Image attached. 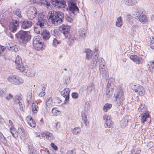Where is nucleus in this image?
Segmentation results:
<instances>
[{
    "mask_svg": "<svg viewBox=\"0 0 154 154\" xmlns=\"http://www.w3.org/2000/svg\"><path fill=\"white\" fill-rule=\"evenodd\" d=\"M60 43V41L58 40L56 38H54L53 40L52 45L53 47L56 48L58 45Z\"/></svg>",
    "mask_w": 154,
    "mask_h": 154,
    "instance_id": "nucleus-46",
    "label": "nucleus"
},
{
    "mask_svg": "<svg viewBox=\"0 0 154 154\" xmlns=\"http://www.w3.org/2000/svg\"><path fill=\"white\" fill-rule=\"evenodd\" d=\"M41 135L42 137L50 140L54 139V137L52 134L48 132H43L42 133Z\"/></svg>",
    "mask_w": 154,
    "mask_h": 154,
    "instance_id": "nucleus-18",
    "label": "nucleus"
},
{
    "mask_svg": "<svg viewBox=\"0 0 154 154\" xmlns=\"http://www.w3.org/2000/svg\"><path fill=\"white\" fill-rule=\"evenodd\" d=\"M33 40V45L35 49L39 51L42 48L43 44L40 36H38L35 37Z\"/></svg>",
    "mask_w": 154,
    "mask_h": 154,
    "instance_id": "nucleus-4",
    "label": "nucleus"
},
{
    "mask_svg": "<svg viewBox=\"0 0 154 154\" xmlns=\"http://www.w3.org/2000/svg\"><path fill=\"white\" fill-rule=\"evenodd\" d=\"M104 126L105 128H110L113 125V122L111 119L110 116L106 114L103 117Z\"/></svg>",
    "mask_w": 154,
    "mask_h": 154,
    "instance_id": "nucleus-7",
    "label": "nucleus"
},
{
    "mask_svg": "<svg viewBox=\"0 0 154 154\" xmlns=\"http://www.w3.org/2000/svg\"><path fill=\"white\" fill-rule=\"evenodd\" d=\"M99 69L106 67L104 59L102 58H100L98 60Z\"/></svg>",
    "mask_w": 154,
    "mask_h": 154,
    "instance_id": "nucleus-38",
    "label": "nucleus"
},
{
    "mask_svg": "<svg viewBox=\"0 0 154 154\" xmlns=\"http://www.w3.org/2000/svg\"><path fill=\"white\" fill-rule=\"evenodd\" d=\"M85 52L86 53V59L89 60L91 59L92 57V51L89 49H87L85 50Z\"/></svg>",
    "mask_w": 154,
    "mask_h": 154,
    "instance_id": "nucleus-30",
    "label": "nucleus"
},
{
    "mask_svg": "<svg viewBox=\"0 0 154 154\" xmlns=\"http://www.w3.org/2000/svg\"><path fill=\"white\" fill-rule=\"evenodd\" d=\"M114 81V80L113 78H110L108 81V83L107 85V87H112V85H113V82Z\"/></svg>",
    "mask_w": 154,
    "mask_h": 154,
    "instance_id": "nucleus-48",
    "label": "nucleus"
},
{
    "mask_svg": "<svg viewBox=\"0 0 154 154\" xmlns=\"http://www.w3.org/2000/svg\"><path fill=\"white\" fill-rule=\"evenodd\" d=\"M64 16V14L62 12L54 10L50 11L48 14L49 21L55 25H59L61 23Z\"/></svg>",
    "mask_w": 154,
    "mask_h": 154,
    "instance_id": "nucleus-1",
    "label": "nucleus"
},
{
    "mask_svg": "<svg viewBox=\"0 0 154 154\" xmlns=\"http://www.w3.org/2000/svg\"><path fill=\"white\" fill-rule=\"evenodd\" d=\"M112 106V105L111 104L106 103L103 106V110L105 112H107L108 110L110 109Z\"/></svg>",
    "mask_w": 154,
    "mask_h": 154,
    "instance_id": "nucleus-44",
    "label": "nucleus"
},
{
    "mask_svg": "<svg viewBox=\"0 0 154 154\" xmlns=\"http://www.w3.org/2000/svg\"><path fill=\"white\" fill-rule=\"evenodd\" d=\"M88 114L87 111L85 110H83L81 113L82 117H87Z\"/></svg>",
    "mask_w": 154,
    "mask_h": 154,
    "instance_id": "nucleus-58",
    "label": "nucleus"
},
{
    "mask_svg": "<svg viewBox=\"0 0 154 154\" xmlns=\"http://www.w3.org/2000/svg\"><path fill=\"white\" fill-rule=\"evenodd\" d=\"M67 154H76V151L75 149H73L72 150H70L69 151H68L67 153Z\"/></svg>",
    "mask_w": 154,
    "mask_h": 154,
    "instance_id": "nucleus-64",
    "label": "nucleus"
},
{
    "mask_svg": "<svg viewBox=\"0 0 154 154\" xmlns=\"http://www.w3.org/2000/svg\"><path fill=\"white\" fill-rule=\"evenodd\" d=\"M82 118L85 125L86 126H87L88 125V122L87 117H82Z\"/></svg>",
    "mask_w": 154,
    "mask_h": 154,
    "instance_id": "nucleus-57",
    "label": "nucleus"
},
{
    "mask_svg": "<svg viewBox=\"0 0 154 154\" xmlns=\"http://www.w3.org/2000/svg\"><path fill=\"white\" fill-rule=\"evenodd\" d=\"M94 85L92 83L90 84L88 86L87 93L88 94L90 93L94 89Z\"/></svg>",
    "mask_w": 154,
    "mask_h": 154,
    "instance_id": "nucleus-45",
    "label": "nucleus"
},
{
    "mask_svg": "<svg viewBox=\"0 0 154 154\" xmlns=\"http://www.w3.org/2000/svg\"><path fill=\"white\" fill-rule=\"evenodd\" d=\"M60 111L57 110V108H54L52 110V113L54 116H56L58 115L60 113Z\"/></svg>",
    "mask_w": 154,
    "mask_h": 154,
    "instance_id": "nucleus-49",
    "label": "nucleus"
},
{
    "mask_svg": "<svg viewBox=\"0 0 154 154\" xmlns=\"http://www.w3.org/2000/svg\"><path fill=\"white\" fill-rule=\"evenodd\" d=\"M4 97L6 100H9L12 99L13 96L11 93H9L8 95H5V96Z\"/></svg>",
    "mask_w": 154,
    "mask_h": 154,
    "instance_id": "nucleus-55",
    "label": "nucleus"
},
{
    "mask_svg": "<svg viewBox=\"0 0 154 154\" xmlns=\"http://www.w3.org/2000/svg\"><path fill=\"white\" fill-rule=\"evenodd\" d=\"M38 21L36 24L40 26L44 27V26L47 24V21L46 17L42 13L38 14Z\"/></svg>",
    "mask_w": 154,
    "mask_h": 154,
    "instance_id": "nucleus-8",
    "label": "nucleus"
},
{
    "mask_svg": "<svg viewBox=\"0 0 154 154\" xmlns=\"http://www.w3.org/2000/svg\"><path fill=\"white\" fill-rule=\"evenodd\" d=\"M15 63L16 68L20 72H24L25 70H26L23 64L21 57L19 55H17L16 57Z\"/></svg>",
    "mask_w": 154,
    "mask_h": 154,
    "instance_id": "nucleus-6",
    "label": "nucleus"
},
{
    "mask_svg": "<svg viewBox=\"0 0 154 154\" xmlns=\"http://www.w3.org/2000/svg\"><path fill=\"white\" fill-rule=\"evenodd\" d=\"M136 15V19L143 24H145L148 22V17L146 15L143 14L139 13L137 14Z\"/></svg>",
    "mask_w": 154,
    "mask_h": 154,
    "instance_id": "nucleus-12",
    "label": "nucleus"
},
{
    "mask_svg": "<svg viewBox=\"0 0 154 154\" xmlns=\"http://www.w3.org/2000/svg\"><path fill=\"white\" fill-rule=\"evenodd\" d=\"M17 75H11L8 77L7 80L11 84L15 85Z\"/></svg>",
    "mask_w": 154,
    "mask_h": 154,
    "instance_id": "nucleus-21",
    "label": "nucleus"
},
{
    "mask_svg": "<svg viewBox=\"0 0 154 154\" xmlns=\"http://www.w3.org/2000/svg\"><path fill=\"white\" fill-rule=\"evenodd\" d=\"M14 14L15 15L17 16V17L18 18H20L22 17L21 15V11L19 9H17L14 11Z\"/></svg>",
    "mask_w": 154,
    "mask_h": 154,
    "instance_id": "nucleus-40",
    "label": "nucleus"
},
{
    "mask_svg": "<svg viewBox=\"0 0 154 154\" xmlns=\"http://www.w3.org/2000/svg\"><path fill=\"white\" fill-rule=\"evenodd\" d=\"M78 94L76 92H73L72 94V97L74 99L78 98Z\"/></svg>",
    "mask_w": 154,
    "mask_h": 154,
    "instance_id": "nucleus-61",
    "label": "nucleus"
},
{
    "mask_svg": "<svg viewBox=\"0 0 154 154\" xmlns=\"http://www.w3.org/2000/svg\"><path fill=\"white\" fill-rule=\"evenodd\" d=\"M72 131L74 134L77 135L80 133L81 129L80 128L76 127L72 129Z\"/></svg>",
    "mask_w": 154,
    "mask_h": 154,
    "instance_id": "nucleus-43",
    "label": "nucleus"
},
{
    "mask_svg": "<svg viewBox=\"0 0 154 154\" xmlns=\"http://www.w3.org/2000/svg\"><path fill=\"white\" fill-rule=\"evenodd\" d=\"M19 21L16 20H13L9 24V29L10 31L13 32H15L19 27Z\"/></svg>",
    "mask_w": 154,
    "mask_h": 154,
    "instance_id": "nucleus-13",
    "label": "nucleus"
},
{
    "mask_svg": "<svg viewBox=\"0 0 154 154\" xmlns=\"http://www.w3.org/2000/svg\"><path fill=\"white\" fill-rule=\"evenodd\" d=\"M10 132L11 134L15 138L18 137L19 134L18 131H16L14 127L12 126L10 128Z\"/></svg>",
    "mask_w": 154,
    "mask_h": 154,
    "instance_id": "nucleus-31",
    "label": "nucleus"
},
{
    "mask_svg": "<svg viewBox=\"0 0 154 154\" xmlns=\"http://www.w3.org/2000/svg\"><path fill=\"white\" fill-rule=\"evenodd\" d=\"M114 101L118 106L121 105L125 99L122 90L119 88L116 90L114 97Z\"/></svg>",
    "mask_w": 154,
    "mask_h": 154,
    "instance_id": "nucleus-3",
    "label": "nucleus"
},
{
    "mask_svg": "<svg viewBox=\"0 0 154 154\" xmlns=\"http://www.w3.org/2000/svg\"><path fill=\"white\" fill-rule=\"evenodd\" d=\"M24 82V80L23 78L17 76L15 85L19 86L23 84Z\"/></svg>",
    "mask_w": 154,
    "mask_h": 154,
    "instance_id": "nucleus-33",
    "label": "nucleus"
},
{
    "mask_svg": "<svg viewBox=\"0 0 154 154\" xmlns=\"http://www.w3.org/2000/svg\"><path fill=\"white\" fill-rule=\"evenodd\" d=\"M137 90V91L136 92L139 95L142 96L144 95L145 92V89L141 85H140V86H139Z\"/></svg>",
    "mask_w": 154,
    "mask_h": 154,
    "instance_id": "nucleus-28",
    "label": "nucleus"
},
{
    "mask_svg": "<svg viewBox=\"0 0 154 154\" xmlns=\"http://www.w3.org/2000/svg\"><path fill=\"white\" fill-rule=\"evenodd\" d=\"M95 57H94L92 59V61H91V64H93V65L95 66L97 64V58L96 57V54L95 55Z\"/></svg>",
    "mask_w": 154,
    "mask_h": 154,
    "instance_id": "nucleus-53",
    "label": "nucleus"
},
{
    "mask_svg": "<svg viewBox=\"0 0 154 154\" xmlns=\"http://www.w3.org/2000/svg\"><path fill=\"white\" fill-rule=\"evenodd\" d=\"M151 39L150 46L152 49H154V38L152 37V38H151Z\"/></svg>",
    "mask_w": 154,
    "mask_h": 154,
    "instance_id": "nucleus-54",
    "label": "nucleus"
},
{
    "mask_svg": "<svg viewBox=\"0 0 154 154\" xmlns=\"http://www.w3.org/2000/svg\"><path fill=\"white\" fill-rule=\"evenodd\" d=\"M45 87H46L45 85H44V86L42 87V91L40 92L38 95L39 96L43 97L45 95Z\"/></svg>",
    "mask_w": 154,
    "mask_h": 154,
    "instance_id": "nucleus-50",
    "label": "nucleus"
},
{
    "mask_svg": "<svg viewBox=\"0 0 154 154\" xmlns=\"http://www.w3.org/2000/svg\"><path fill=\"white\" fill-rule=\"evenodd\" d=\"M17 131L18 134L20 135L25 132L24 128L21 127L18 128Z\"/></svg>",
    "mask_w": 154,
    "mask_h": 154,
    "instance_id": "nucleus-52",
    "label": "nucleus"
},
{
    "mask_svg": "<svg viewBox=\"0 0 154 154\" xmlns=\"http://www.w3.org/2000/svg\"><path fill=\"white\" fill-rule=\"evenodd\" d=\"M32 25V22L30 21H24L22 25V27L24 29H26L30 27Z\"/></svg>",
    "mask_w": 154,
    "mask_h": 154,
    "instance_id": "nucleus-25",
    "label": "nucleus"
},
{
    "mask_svg": "<svg viewBox=\"0 0 154 154\" xmlns=\"http://www.w3.org/2000/svg\"><path fill=\"white\" fill-rule=\"evenodd\" d=\"M6 47L9 50L15 52L18 51L20 49L19 47L17 45L11 43H9L8 45H7Z\"/></svg>",
    "mask_w": 154,
    "mask_h": 154,
    "instance_id": "nucleus-17",
    "label": "nucleus"
},
{
    "mask_svg": "<svg viewBox=\"0 0 154 154\" xmlns=\"http://www.w3.org/2000/svg\"><path fill=\"white\" fill-rule=\"evenodd\" d=\"M51 3L54 7L58 8H63L66 5L64 0H51Z\"/></svg>",
    "mask_w": 154,
    "mask_h": 154,
    "instance_id": "nucleus-11",
    "label": "nucleus"
},
{
    "mask_svg": "<svg viewBox=\"0 0 154 154\" xmlns=\"http://www.w3.org/2000/svg\"><path fill=\"white\" fill-rule=\"evenodd\" d=\"M16 36L20 42L25 43L31 38V36L29 32L20 31L16 34Z\"/></svg>",
    "mask_w": 154,
    "mask_h": 154,
    "instance_id": "nucleus-2",
    "label": "nucleus"
},
{
    "mask_svg": "<svg viewBox=\"0 0 154 154\" xmlns=\"http://www.w3.org/2000/svg\"><path fill=\"white\" fill-rule=\"evenodd\" d=\"M14 99V102L16 104L18 103L20 108H22L23 102L21 96L19 95H17L15 97Z\"/></svg>",
    "mask_w": 154,
    "mask_h": 154,
    "instance_id": "nucleus-19",
    "label": "nucleus"
},
{
    "mask_svg": "<svg viewBox=\"0 0 154 154\" xmlns=\"http://www.w3.org/2000/svg\"><path fill=\"white\" fill-rule=\"evenodd\" d=\"M65 17L66 20L69 23L72 22L74 20V17L72 14L67 15Z\"/></svg>",
    "mask_w": 154,
    "mask_h": 154,
    "instance_id": "nucleus-39",
    "label": "nucleus"
},
{
    "mask_svg": "<svg viewBox=\"0 0 154 154\" xmlns=\"http://www.w3.org/2000/svg\"><path fill=\"white\" fill-rule=\"evenodd\" d=\"M140 85H133L132 86V88L134 90L135 92H136L137 91V89L138 88V87H139V86H140Z\"/></svg>",
    "mask_w": 154,
    "mask_h": 154,
    "instance_id": "nucleus-60",
    "label": "nucleus"
},
{
    "mask_svg": "<svg viewBox=\"0 0 154 154\" xmlns=\"http://www.w3.org/2000/svg\"><path fill=\"white\" fill-rule=\"evenodd\" d=\"M25 74L28 76L32 77L34 76L35 75V71L33 69H27L25 72Z\"/></svg>",
    "mask_w": 154,
    "mask_h": 154,
    "instance_id": "nucleus-29",
    "label": "nucleus"
},
{
    "mask_svg": "<svg viewBox=\"0 0 154 154\" xmlns=\"http://www.w3.org/2000/svg\"><path fill=\"white\" fill-rule=\"evenodd\" d=\"M130 58L136 64H140L142 63L143 60L141 57L133 55L130 56Z\"/></svg>",
    "mask_w": 154,
    "mask_h": 154,
    "instance_id": "nucleus-16",
    "label": "nucleus"
},
{
    "mask_svg": "<svg viewBox=\"0 0 154 154\" xmlns=\"http://www.w3.org/2000/svg\"><path fill=\"white\" fill-rule=\"evenodd\" d=\"M128 120L127 119L123 118L120 122V127L122 128H125L128 124Z\"/></svg>",
    "mask_w": 154,
    "mask_h": 154,
    "instance_id": "nucleus-36",
    "label": "nucleus"
},
{
    "mask_svg": "<svg viewBox=\"0 0 154 154\" xmlns=\"http://www.w3.org/2000/svg\"><path fill=\"white\" fill-rule=\"evenodd\" d=\"M115 25L116 26L118 27H121L122 26L123 20L122 17L119 16L117 18Z\"/></svg>",
    "mask_w": 154,
    "mask_h": 154,
    "instance_id": "nucleus-34",
    "label": "nucleus"
},
{
    "mask_svg": "<svg viewBox=\"0 0 154 154\" xmlns=\"http://www.w3.org/2000/svg\"><path fill=\"white\" fill-rule=\"evenodd\" d=\"M70 78L69 77L66 76L64 78L63 82L64 84H67L69 82Z\"/></svg>",
    "mask_w": 154,
    "mask_h": 154,
    "instance_id": "nucleus-59",
    "label": "nucleus"
},
{
    "mask_svg": "<svg viewBox=\"0 0 154 154\" xmlns=\"http://www.w3.org/2000/svg\"><path fill=\"white\" fill-rule=\"evenodd\" d=\"M20 137L21 139L24 140H26L28 137V136L25 132L23 133V134H21L20 136Z\"/></svg>",
    "mask_w": 154,
    "mask_h": 154,
    "instance_id": "nucleus-51",
    "label": "nucleus"
},
{
    "mask_svg": "<svg viewBox=\"0 0 154 154\" xmlns=\"http://www.w3.org/2000/svg\"><path fill=\"white\" fill-rule=\"evenodd\" d=\"M43 28L44 27L36 24L34 27V31L37 34H39Z\"/></svg>",
    "mask_w": 154,
    "mask_h": 154,
    "instance_id": "nucleus-37",
    "label": "nucleus"
},
{
    "mask_svg": "<svg viewBox=\"0 0 154 154\" xmlns=\"http://www.w3.org/2000/svg\"><path fill=\"white\" fill-rule=\"evenodd\" d=\"M139 26L137 25H134L131 27V33L134 35H135L136 33V30L137 29Z\"/></svg>",
    "mask_w": 154,
    "mask_h": 154,
    "instance_id": "nucleus-41",
    "label": "nucleus"
},
{
    "mask_svg": "<svg viewBox=\"0 0 154 154\" xmlns=\"http://www.w3.org/2000/svg\"><path fill=\"white\" fill-rule=\"evenodd\" d=\"M85 30L84 29L82 28L79 31V38L81 40H84L85 37Z\"/></svg>",
    "mask_w": 154,
    "mask_h": 154,
    "instance_id": "nucleus-26",
    "label": "nucleus"
},
{
    "mask_svg": "<svg viewBox=\"0 0 154 154\" xmlns=\"http://www.w3.org/2000/svg\"><path fill=\"white\" fill-rule=\"evenodd\" d=\"M68 8L69 11L72 12V14L76 15L79 12V9L76 5L75 1L71 0L68 2Z\"/></svg>",
    "mask_w": 154,
    "mask_h": 154,
    "instance_id": "nucleus-5",
    "label": "nucleus"
},
{
    "mask_svg": "<svg viewBox=\"0 0 154 154\" xmlns=\"http://www.w3.org/2000/svg\"><path fill=\"white\" fill-rule=\"evenodd\" d=\"M67 38L69 39V41L72 44L74 42V41L75 40V38L74 37L72 36L70 37H69V38Z\"/></svg>",
    "mask_w": 154,
    "mask_h": 154,
    "instance_id": "nucleus-63",
    "label": "nucleus"
},
{
    "mask_svg": "<svg viewBox=\"0 0 154 154\" xmlns=\"http://www.w3.org/2000/svg\"><path fill=\"white\" fill-rule=\"evenodd\" d=\"M7 91L4 88H0V97H4L6 95Z\"/></svg>",
    "mask_w": 154,
    "mask_h": 154,
    "instance_id": "nucleus-47",
    "label": "nucleus"
},
{
    "mask_svg": "<svg viewBox=\"0 0 154 154\" xmlns=\"http://www.w3.org/2000/svg\"><path fill=\"white\" fill-rule=\"evenodd\" d=\"M53 106L52 100L51 97L48 98L46 101V108L48 111L50 110Z\"/></svg>",
    "mask_w": 154,
    "mask_h": 154,
    "instance_id": "nucleus-20",
    "label": "nucleus"
},
{
    "mask_svg": "<svg viewBox=\"0 0 154 154\" xmlns=\"http://www.w3.org/2000/svg\"><path fill=\"white\" fill-rule=\"evenodd\" d=\"M41 34L43 38L45 40L48 39L51 36V34L48 30L46 29H44Z\"/></svg>",
    "mask_w": 154,
    "mask_h": 154,
    "instance_id": "nucleus-24",
    "label": "nucleus"
},
{
    "mask_svg": "<svg viewBox=\"0 0 154 154\" xmlns=\"http://www.w3.org/2000/svg\"><path fill=\"white\" fill-rule=\"evenodd\" d=\"M6 48L0 45V55L5 50Z\"/></svg>",
    "mask_w": 154,
    "mask_h": 154,
    "instance_id": "nucleus-62",
    "label": "nucleus"
},
{
    "mask_svg": "<svg viewBox=\"0 0 154 154\" xmlns=\"http://www.w3.org/2000/svg\"><path fill=\"white\" fill-rule=\"evenodd\" d=\"M100 71L101 75L105 79H107L108 77V73L106 67L100 69Z\"/></svg>",
    "mask_w": 154,
    "mask_h": 154,
    "instance_id": "nucleus-22",
    "label": "nucleus"
},
{
    "mask_svg": "<svg viewBox=\"0 0 154 154\" xmlns=\"http://www.w3.org/2000/svg\"><path fill=\"white\" fill-rule=\"evenodd\" d=\"M59 30L67 38H69L70 35L69 33V26L67 25H63L59 28Z\"/></svg>",
    "mask_w": 154,
    "mask_h": 154,
    "instance_id": "nucleus-10",
    "label": "nucleus"
},
{
    "mask_svg": "<svg viewBox=\"0 0 154 154\" xmlns=\"http://www.w3.org/2000/svg\"><path fill=\"white\" fill-rule=\"evenodd\" d=\"M69 92L70 90L69 88H65L61 92V95L65 98L64 101L65 104H67L69 103Z\"/></svg>",
    "mask_w": 154,
    "mask_h": 154,
    "instance_id": "nucleus-14",
    "label": "nucleus"
},
{
    "mask_svg": "<svg viewBox=\"0 0 154 154\" xmlns=\"http://www.w3.org/2000/svg\"><path fill=\"white\" fill-rule=\"evenodd\" d=\"M36 9L33 6H30L28 8L27 11V16L30 20L34 19L37 14Z\"/></svg>",
    "mask_w": 154,
    "mask_h": 154,
    "instance_id": "nucleus-9",
    "label": "nucleus"
},
{
    "mask_svg": "<svg viewBox=\"0 0 154 154\" xmlns=\"http://www.w3.org/2000/svg\"><path fill=\"white\" fill-rule=\"evenodd\" d=\"M141 122L143 124L144 122L147 121L148 118H149V112L147 111H145L140 116Z\"/></svg>",
    "mask_w": 154,
    "mask_h": 154,
    "instance_id": "nucleus-15",
    "label": "nucleus"
},
{
    "mask_svg": "<svg viewBox=\"0 0 154 154\" xmlns=\"http://www.w3.org/2000/svg\"><path fill=\"white\" fill-rule=\"evenodd\" d=\"M26 121L28 125L31 127H35V122L31 116H28L26 118Z\"/></svg>",
    "mask_w": 154,
    "mask_h": 154,
    "instance_id": "nucleus-23",
    "label": "nucleus"
},
{
    "mask_svg": "<svg viewBox=\"0 0 154 154\" xmlns=\"http://www.w3.org/2000/svg\"><path fill=\"white\" fill-rule=\"evenodd\" d=\"M139 0H124L125 4L131 6L137 3Z\"/></svg>",
    "mask_w": 154,
    "mask_h": 154,
    "instance_id": "nucleus-35",
    "label": "nucleus"
},
{
    "mask_svg": "<svg viewBox=\"0 0 154 154\" xmlns=\"http://www.w3.org/2000/svg\"><path fill=\"white\" fill-rule=\"evenodd\" d=\"M148 68L150 71L152 72L154 69V62L150 61L148 64Z\"/></svg>",
    "mask_w": 154,
    "mask_h": 154,
    "instance_id": "nucleus-42",
    "label": "nucleus"
},
{
    "mask_svg": "<svg viewBox=\"0 0 154 154\" xmlns=\"http://www.w3.org/2000/svg\"><path fill=\"white\" fill-rule=\"evenodd\" d=\"M41 4L46 5L47 6H49L50 5V3L46 0H41Z\"/></svg>",
    "mask_w": 154,
    "mask_h": 154,
    "instance_id": "nucleus-56",
    "label": "nucleus"
},
{
    "mask_svg": "<svg viewBox=\"0 0 154 154\" xmlns=\"http://www.w3.org/2000/svg\"><path fill=\"white\" fill-rule=\"evenodd\" d=\"M113 91L111 88L107 87L106 88V97L107 98H109L112 95Z\"/></svg>",
    "mask_w": 154,
    "mask_h": 154,
    "instance_id": "nucleus-32",
    "label": "nucleus"
},
{
    "mask_svg": "<svg viewBox=\"0 0 154 154\" xmlns=\"http://www.w3.org/2000/svg\"><path fill=\"white\" fill-rule=\"evenodd\" d=\"M32 109L33 112L37 113L38 111V103L36 102H33L32 105Z\"/></svg>",
    "mask_w": 154,
    "mask_h": 154,
    "instance_id": "nucleus-27",
    "label": "nucleus"
}]
</instances>
